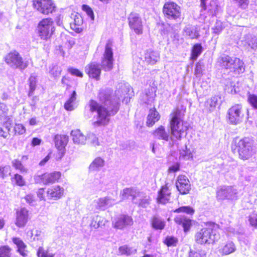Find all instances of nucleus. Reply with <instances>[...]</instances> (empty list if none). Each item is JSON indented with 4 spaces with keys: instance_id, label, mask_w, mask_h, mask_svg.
Wrapping results in <instances>:
<instances>
[{
    "instance_id": "obj_56",
    "label": "nucleus",
    "mask_w": 257,
    "mask_h": 257,
    "mask_svg": "<svg viewBox=\"0 0 257 257\" xmlns=\"http://www.w3.org/2000/svg\"><path fill=\"white\" fill-rule=\"evenodd\" d=\"M82 10L86 13L87 15L90 17L91 20H94V15L93 11L89 6L85 5H83Z\"/></svg>"
},
{
    "instance_id": "obj_31",
    "label": "nucleus",
    "mask_w": 257,
    "mask_h": 257,
    "mask_svg": "<svg viewBox=\"0 0 257 257\" xmlns=\"http://www.w3.org/2000/svg\"><path fill=\"white\" fill-rule=\"evenodd\" d=\"M68 142V137L66 135H57L55 137L56 147L60 150L65 148Z\"/></svg>"
},
{
    "instance_id": "obj_21",
    "label": "nucleus",
    "mask_w": 257,
    "mask_h": 257,
    "mask_svg": "<svg viewBox=\"0 0 257 257\" xmlns=\"http://www.w3.org/2000/svg\"><path fill=\"white\" fill-rule=\"evenodd\" d=\"M171 192L169 189L168 184L163 186L158 192V201L162 204H166L170 200Z\"/></svg>"
},
{
    "instance_id": "obj_52",
    "label": "nucleus",
    "mask_w": 257,
    "mask_h": 257,
    "mask_svg": "<svg viewBox=\"0 0 257 257\" xmlns=\"http://www.w3.org/2000/svg\"><path fill=\"white\" fill-rule=\"evenodd\" d=\"M248 101L250 105L255 109H257V96L254 94H250L248 97Z\"/></svg>"
},
{
    "instance_id": "obj_58",
    "label": "nucleus",
    "mask_w": 257,
    "mask_h": 257,
    "mask_svg": "<svg viewBox=\"0 0 257 257\" xmlns=\"http://www.w3.org/2000/svg\"><path fill=\"white\" fill-rule=\"evenodd\" d=\"M15 179L18 185L22 186L25 185V182L21 175L16 174L15 175Z\"/></svg>"
},
{
    "instance_id": "obj_1",
    "label": "nucleus",
    "mask_w": 257,
    "mask_h": 257,
    "mask_svg": "<svg viewBox=\"0 0 257 257\" xmlns=\"http://www.w3.org/2000/svg\"><path fill=\"white\" fill-rule=\"evenodd\" d=\"M129 90L128 85L121 84L115 91V97L113 100L108 91L102 90L99 94L101 104H98L95 100H90L88 104L89 110L91 112L96 111L97 113V120L93 122V125L98 126L107 124L109 121V116L114 115L118 110L120 98L127 94Z\"/></svg>"
},
{
    "instance_id": "obj_17",
    "label": "nucleus",
    "mask_w": 257,
    "mask_h": 257,
    "mask_svg": "<svg viewBox=\"0 0 257 257\" xmlns=\"http://www.w3.org/2000/svg\"><path fill=\"white\" fill-rule=\"evenodd\" d=\"M64 193L63 187L59 185L54 186L47 189V197L49 200H57L63 196Z\"/></svg>"
},
{
    "instance_id": "obj_54",
    "label": "nucleus",
    "mask_w": 257,
    "mask_h": 257,
    "mask_svg": "<svg viewBox=\"0 0 257 257\" xmlns=\"http://www.w3.org/2000/svg\"><path fill=\"white\" fill-rule=\"evenodd\" d=\"M203 69V66L201 62H198L196 64V67L195 69V74L197 77H200L202 74V71Z\"/></svg>"
},
{
    "instance_id": "obj_28",
    "label": "nucleus",
    "mask_w": 257,
    "mask_h": 257,
    "mask_svg": "<svg viewBox=\"0 0 257 257\" xmlns=\"http://www.w3.org/2000/svg\"><path fill=\"white\" fill-rule=\"evenodd\" d=\"M77 94L75 90L73 91L69 98L64 103V108L67 111H72L77 106Z\"/></svg>"
},
{
    "instance_id": "obj_41",
    "label": "nucleus",
    "mask_w": 257,
    "mask_h": 257,
    "mask_svg": "<svg viewBox=\"0 0 257 257\" xmlns=\"http://www.w3.org/2000/svg\"><path fill=\"white\" fill-rule=\"evenodd\" d=\"M12 166L21 173H27L28 170L23 166L21 162L18 159L14 160L12 162Z\"/></svg>"
},
{
    "instance_id": "obj_15",
    "label": "nucleus",
    "mask_w": 257,
    "mask_h": 257,
    "mask_svg": "<svg viewBox=\"0 0 257 257\" xmlns=\"http://www.w3.org/2000/svg\"><path fill=\"white\" fill-rule=\"evenodd\" d=\"M176 185L181 194H188L191 189L190 181L185 175H181L178 177Z\"/></svg>"
},
{
    "instance_id": "obj_50",
    "label": "nucleus",
    "mask_w": 257,
    "mask_h": 257,
    "mask_svg": "<svg viewBox=\"0 0 257 257\" xmlns=\"http://www.w3.org/2000/svg\"><path fill=\"white\" fill-rule=\"evenodd\" d=\"M248 221L251 226L257 228V212H253L248 217Z\"/></svg>"
},
{
    "instance_id": "obj_43",
    "label": "nucleus",
    "mask_w": 257,
    "mask_h": 257,
    "mask_svg": "<svg viewBox=\"0 0 257 257\" xmlns=\"http://www.w3.org/2000/svg\"><path fill=\"white\" fill-rule=\"evenodd\" d=\"M202 50V46L199 44H195L192 50V58L193 59H196L198 56L201 53Z\"/></svg>"
},
{
    "instance_id": "obj_32",
    "label": "nucleus",
    "mask_w": 257,
    "mask_h": 257,
    "mask_svg": "<svg viewBox=\"0 0 257 257\" xmlns=\"http://www.w3.org/2000/svg\"><path fill=\"white\" fill-rule=\"evenodd\" d=\"M234 60L237 63L233 64L232 68L231 69L229 73H232L234 75L242 73L245 70L243 62L237 58H235Z\"/></svg>"
},
{
    "instance_id": "obj_29",
    "label": "nucleus",
    "mask_w": 257,
    "mask_h": 257,
    "mask_svg": "<svg viewBox=\"0 0 257 257\" xmlns=\"http://www.w3.org/2000/svg\"><path fill=\"white\" fill-rule=\"evenodd\" d=\"M242 42L245 46L250 47L253 50L257 49V38L251 34L245 35Z\"/></svg>"
},
{
    "instance_id": "obj_22",
    "label": "nucleus",
    "mask_w": 257,
    "mask_h": 257,
    "mask_svg": "<svg viewBox=\"0 0 257 257\" xmlns=\"http://www.w3.org/2000/svg\"><path fill=\"white\" fill-rule=\"evenodd\" d=\"M236 249L235 244L228 241L220 246L218 251L222 255H227L235 252Z\"/></svg>"
},
{
    "instance_id": "obj_59",
    "label": "nucleus",
    "mask_w": 257,
    "mask_h": 257,
    "mask_svg": "<svg viewBox=\"0 0 257 257\" xmlns=\"http://www.w3.org/2000/svg\"><path fill=\"white\" fill-rule=\"evenodd\" d=\"M213 33L216 34H219L222 30V24L220 22H217L212 29Z\"/></svg>"
},
{
    "instance_id": "obj_63",
    "label": "nucleus",
    "mask_w": 257,
    "mask_h": 257,
    "mask_svg": "<svg viewBox=\"0 0 257 257\" xmlns=\"http://www.w3.org/2000/svg\"><path fill=\"white\" fill-rule=\"evenodd\" d=\"M70 25L71 29L77 33H80L82 30L81 26H77L76 24L71 23Z\"/></svg>"
},
{
    "instance_id": "obj_35",
    "label": "nucleus",
    "mask_w": 257,
    "mask_h": 257,
    "mask_svg": "<svg viewBox=\"0 0 257 257\" xmlns=\"http://www.w3.org/2000/svg\"><path fill=\"white\" fill-rule=\"evenodd\" d=\"M220 98L217 96L212 97L208 99L205 103V108L209 112L212 111L218 104V100Z\"/></svg>"
},
{
    "instance_id": "obj_12",
    "label": "nucleus",
    "mask_w": 257,
    "mask_h": 257,
    "mask_svg": "<svg viewBox=\"0 0 257 257\" xmlns=\"http://www.w3.org/2000/svg\"><path fill=\"white\" fill-rule=\"evenodd\" d=\"M237 190L233 186H223L219 187L217 191V198L218 199H233L236 198Z\"/></svg>"
},
{
    "instance_id": "obj_30",
    "label": "nucleus",
    "mask_w": 257,
    "mask_h": 257,
    "mask_svg": "<svg viewBox=\"0 0 257 257\" xmlns=\"http://www.w3.org/2000/svg\"><path fill=\"white\" fill-rule=\"evenodd\" d=\"M160 118V115L155 108L150 109L147 117V125L152 126L159 120Z\"/></svg>"
},
{
    "instance_id": "obj_16",
    "label": "nucleus",
    "mask_w": 257,
    "mask_h": 257,
    "mask_svg": "<svg viewBox=\"0 0 257 257\" xmlns=\"http://www.w3.org/2000/svg\"><path fill=\"white\" fill-rule=\"evenodd\" d=\"M29 219V211L25 208L18 209L16 212L15 224L19 227H24Z\"/></svg>"
},
{
    "instance_id": "obj_4",
    "label": "nucleus",
    "mask_w": 257,
    "mask_h": 257,
    "mask_svg": "<svg viewBox=\"0 0 257 257\" xmlns=\"http://www.w3.org/2000/svg\"><path fill=\"white\" fill-rule=\"evenodd\" d=\"M216 227L215 224H210L197 232L194 237L195 242L200 244L213 243L218 238L214 230Z\"/></svg>"
},
{
    "instance_id": "obj_33",
    "label": "nucleus",
    "mask_w": 257,
    "mask_h": 257,
    "mask_svg": "<svg viewBox=\"0 0 257 257\" xmlns=\"http://www.w3.org/2000/svg\"><path fill=\"white\" fill-rule=\"evenodd\" d=\"M150 198L143 192H139L137 199L134 203L137 204L142 207H146L150 204Z\"/></svg>"
},
{
    "instance_id": "obj_5",
    "label": "nucleus",
    "mask_w": 257,
    "mask_h": 257,
    "mask_svg": "<svg viewBox=\"0 0 257 257\" xmlns=\"http://www.w3.org/2000/svg\"><path fill=\"white\" fill-rule=\"evenodd\" d=\"M55 31L54 22L50 18L43 19L38 23V34L42 40H47L50 39Z\"/></svg>"
},
{
    "instance_id": "obj_61",
    "label": "nucleus",
    "mask_w": 257,
    "mask_h": 257,
    "mask_svg": "<svg viewBox=\"0 0 257 257\" xmlns=\"http://www.w3.org/2000/svg\"><path fill=\"white\" fill-rule=\"evenodd\" d=\"M25 199L27 202L30 205H33L35 202V197L32 194L27 195L25 196Z\"/></svg>"
},
{
    "instance_id": "obj_36",
    "label": "nucleus",
    "mask_w": 257,
    "mask_h": 257,
    "mask_svg": "<svg viewBox=\"0 0 257 257\" xmlns=\"http://www.w3.org/2000/svg\"><path fill=\"white\" fill-rule=\"evenodd\" d=\"M13 242L17 245L18 250L20 253L23 256L27 255V251L26 250V245L23 241L19 238H14L13 239Z\"/></svg>"
},
{
    "instance_id": "obj_51",
    "label": "nucleus",
    "mask_w": 257,
    "mask_h": 257,
    "mask_svg": "<svg viewBox=\"0 0 257 257\" xmlns=\"http://www.w3.org/2000/svg\"><path fill=\"white\" fill-rule=\"evenodd\" d=\"M14 130L15 133L19 135L25 134L26 131L25 127L21 123L16 124Z\"/></svg>"
},
{
    "instance_id": "obj_55",
    "label": "nucleus",
    "mask_w": 257,
    "mask_h": 257,
    "mask_svg": "<svg viewBox=\"0 0 257 257\" xmlns=\"http://www.w3.org/2000/svg\"><path fill=\"white\" fill-rule=\"evenodd\" d=\"M87 139L90 141L91 143L94 146H99L100 145L98 138L93 134H89Z\"/></svg>"
},
{
    "instance_id": "obj_8",
    "label": "nucleus",
    "mask_w": 257,
    "mask_h": 257,
    "mask_svg": "<svg viewBox=\"0 0 257 257\" xmlns=\"http://www.w3.org/2000/svg\"><path fill=\"white\" fill-rule=\"evenodd\" d=\"M227 115L230 123L236 124L240 123L242 121L244 116L242 106L239 104L232 106L228 110Z\"/></svg>"
},
{
    "instance_id": "obj_19",
    "label": "nucleus",
    "mask_w": 257,
    "mask_h": 257,
    "mask_svg": "<svg viewBox=\"0 0 257 257\" xmlns=\"http://www.w3.org/2000/svg\"><path fill=\"white\" fill-rule=\"evenodd\" d=\"M133 224V220L131 216L127 215H120L116 219L114 223V227L117 229H122L127 226H131Z\"/></svg>"
},
{
    "instance_id": "obj_23",
    "label": "nucleus",
    "mask_w": 257,
    "mask_h": 257,
    "mask_svg": "<svg viewBox=\"0 0 257 257\" xmlns=\"http://www.w3.org/2000/svg\"><path fill=\"white\" fill-rule=\"evenodd\" d=\"M183 32L184 36L191 39H197L199 36V29L196 26L187 25Z\"/></svg>"
},
{
    "instance_id": "obj_48",
    "label": "nucleus",
    "mask_w": 257,
    "mask_h": 257,
    "mask_svg": "<svg viewBox=\"0 0 257 257\" xmlns=\"http://www.w3.org/2000/svg\"><path fill=\"white\" fill-rule=\"evenodd\" d=\"M11 174V167L6 166L3 167H0V177L4 178L5 177Z\"/></svg>"
},
{
    "instance_id": "obj_26",
    "label": "nucleus",
    "mask_w": 257,
    "mask_h": 257,
    "mask_svg": "<svg viewBox=\"0 0 257 257\" xmlns=\"http://www.w3.org/2000/svg\"><path fill=\"white\" fill-rule=\"evenodd\" d=\"M175 221L176 223L183 226L185 232L188 231L192 226V220L185 216L179 215L176 216L175 218Z\"/></svg>"
},
{
    "instance_id": "obj_37",
    "label": "nucleus",
    "mask_w": 257,
    "mask_h": 257,
    "mask_svg": "<svg viewBox=\"0 0 257 257\" xmlns=\"http://www.w3.org/2000/svg\"><path fill=\"white\" fill-rule=\"evenodd\" d=\"M103 218L101 216L96 215L92 217L90 227L91 228L97 229L99 227L104 225L103 223Z\"/></svg>"
},
{
    "instance_id": "obj_24",
    "label": "nucleus",
    "mask_w": 257,
    "mask_h": 257,
    "mask_svg": "<svg viewBox=\"0 0 257 257\" xmlns=\"http://www.w3.org/2000/svg\"><path fill=\"white\" fill-rule=\"evenodd\" d=\"M156 94L153 88H149L143 92L141 96V100L146 104H151L155 97Z\"/></svg>"
},
{
    "instance_id": "obj_11",
    "label": "nucleus",
    "mask_w": 257,
    "mask_h": 257,
    "mask_svg": "<svg viewBox=\"0 0 257 257\" xmlns=\"http://www.w3.org/2000/svg\"><path fill=\"white\" fill-rule=\"evenodd\" d=\"M33 5L38 11L45 15L53 13L55 9L51 0H33Z\"/></svg>"
},
{
    "instance_id": "obj_64",
    "label": "nucleus",
    "mask_w": 257,
    "mask_h": 257,
    "mask_svg": "<svg viewBox=\"0 0 257 257\" xmlns=\"http://www.w3.org/2000/svg\"><path fill=\"white\" fill-rule=\"evenodd\" d=\"M47 251H45L42 247H40L37 251L38 257H44Z\"/></svg>"
},
{
    "instance_id": "obj_44",
    "label": "nucleus",
    "mask_w": 257,
    "mask_h": 257,
    "mask_svg": "<svg viewBox=\"0 0 257 257\" xmlns=\"http://www.w3.org/2000/svg\"><path fill=\"white\" fill-rule=\"evenodd\" d=\"M29 83H30V91L29 92V95L31 96L33 95L34 91L36 89V78L35 76L33 75H31L29 78Z\"/></svg>"
},
{
    "instance_id": "obj_53",
    "label": "nucleus",
    "mask_w": 257,
    "mask_h": 257,
    "mask_svg": "<svg viewBox=\"0 0 257 257\" xmlns=\"http://www.w3.org/2000/svg\"><path fill=\"white\" fill-rule=\"evenodd\" d=\"M61 70L57 66H53L50 70V74L56 78L60 75Z\"/></svg>"
},
{
    "instance_id": "obj_46",
    "label": "nucleus",
    "mask_w": 257,
    "mask_h": 257,
    "mask_svg": "<svg viewBox=\"0 0 257 257\" xmlns=\"http://www.w3.org/2000/svg\"><path fill=\"white\" fill-rule=\"evenodd\" d=\"M175 212H184L188 214H193L194 212V209L190 206H182L176 209Z\"/></svg>"
},
{
    "instance_id": "obj_13",
    "label": "nucleus",
    "mask_w": 257,
    "mask_h": 257,
    "mask_svg": "<svg viewBox=\"0 0 257 257\" xmlns=\"http://www.w3.org/2000/svg\"><path fill=\"white\" fill-rule=\"evenodd\" d=\"M128 24L130 28L134 31L137 34H141L143 33V25L141 18L136 13H131L128 18Z\"/></svg>"
},
{
    "instance_id": "obj_57",
    "label": "nucleus",
    "mask_w": 257,
    "mask_h": 257,
    "mask_svg": "<svg viewBox=\"0 0 257 257\" xmlns=\"http://www.w3.org/2000/svg\"><path fill=\"white\" fill-rule=\"evenodd\" d=\"M238 3L239 7L242 9H246L249 4V0H233Z\"/></svg>"
},
{
    "instance_id": "obj_62",
    "label": "nucleus",
    "mask_w": 257,
    "mask_h": 257,
    "mask_svg": "<svg viewBox=\"0 0 257 257\" xmlns=\"http://www.w3.org/2000/svg\"><path fill=\"white\" fill-rule=\"evenodd\" d=\"M69 72L73 75H75L80 77H82L83 76L82 73L77 69L70 68L69 69Z\"/></svg>"
},
{
    "instance_id": "obj_3",
    "label": "nucleus",
    "mask_w": 257,
    "mask_h": 257,
    "mask_svg": "<svg viewBox=\"0 0 257 257\" xmlns=\"http://www.w3.org/2000/svg\"><path fill=\"white\" fill-rule=\"evenodd\" d=\"M231 150L234 154H237L239 158L247 160L255 153L253 142L248 138L238 140H234L231 144Z\"/></svg>"
},
{
    "instance_id": "obj_40",
    "label": "nucleus",
    "mask_w": 257,
    "mask_h": 257,
    "mask_svg": "<svg viewBox=\"0 0 257 257\" xmlns=\"http://www.w3.org/2000/svg\"><path fill=\"white\" fill-rule=\"evenodd\" d=\"M118 250L119 253L121 255H130L135 253L136 252V249L130 247L126 245L120 246Z\"/></svg>"
},
{
    "instance_id": "obj_25",
    "label": "nucleus",
    "mask_w": 257,
    "mask_h": 257,
    "mask_svg": "<svg viewBox=\"0 0 257 257\" xmlns=\"http://www.w3.org/2000/svg\"><path fill=\"white\" fill-rule=\"evenodd\" d=\"M71 136L73 143L75 144L84 145L87 139V137L84 136L79 130L72 131Z\"/></svg>"
},
{
    "instance_id": "obj_49",
    "label": "nucleus",
    "mask_w": 257,
    "mask_h": 257,
    "mask_svg": "<svg viewBox=\"0 0 257 257\" xmlns=\"http://www.w3.org/2000/svg\"><path fill=\"white\" fill-rule=\"evenodd\" d=\"M206 253L205 250L200 249L196 251H190L189 257H206Z\"/></svg>"
},
{
    "instance_id": "obj_10",
    "label": "nucleus",
    "mask_w": 257,
    "mask_h": 257,
    "mask_svg": "<svg viewBox=\"0 0 257 257\" xmlns=\"http://www.w3.org/2000/svg\"><path fill=\"white\" fill-rule=\"evenodd\" d=\"M163 12L168 19L175 20L181 15L180 7L173 2L166 3L163 7Z\"/></svg>"
},
{
    "instance_id": "obj_7",
    "label": "nucleus",
    "mask_w": 257,
    "mask_h": 257,
    "mask_svg": "<svg viewBox=\"0 0 257 257\" xmlns=\"http://www.w3.org/2000/svg\"><path fill=\"white\" fill-rule=\"evenodd\" d=\"M61 177L59 172H54L51 173H46L43 174H37L34 176V180L36 183H43L44 185L53 184L58 181Z\"/></svg>"
},
{
    "instance_id": "obj_6",
    "label": "nucleus",
    "mask_w": 257,
    "mask_h": 257,
    "mask_svg": "<svg viewBox=\"0 0 257 257\" xmlns=\"http://www.w3.org/2000/svg\"><path fill=\"white\" fill-rule=\"evenodd\" d=\"M6 63L13 69L24 70L29 65V62L23 60L20 54L14 51L9 53L5 57Z\"/></svg>"
},
{
    "instance_id": "obj_2",
    "label": "nucleus",
    "mask_w": 257,
    "mask_h": 257,
    "mask_svg": "<svg viewBox=\"0 0 257 257\" xmlns=\"http://www.w3.org/2000/svg\"><path fill=\"white\" fill-rule=\"evenodd\" d=\"M170 129L171 135L164 126L160 125L152 134L155 139L167 142L171 140L172 145L178 144V141L181 140L183 134L187 130V127L183 125L180 110H176L170 114Z\"/></svg>"
},
{
    "instance_id": "obj_45",
    "label": "nucleus",
    "mask_w": 257,
    "mask_h": 257,
    "mask_svg": "<svg viewBox=\"0 0 257 257\" xmlns=\"http://www.w3.org/2000/svg\"><path fill=\"white\" fill-rule=\"evenodd\" d=\"M11 248L6 245L0 247V257H10Z\"/></svg>"
},
{
    "instance_id": "obj_42",
    "label": "nucleus",
    "mask_w": 257,
    "mask_h": 257,
    "mask_svg": "<svg viewBox=\"0 0 257 257\" xmlns=\"http://www.w3.org/2000/svg\"><path fill=\"white\" fill-rule=\"evenodd\" d=\"M8 111L7 105L4 103H0V122H2V120L6 119Z\"/></svg>"
},
{
    "instance_id": "obj_60",
    "label": "nucleus",
    "mask_w": 257,
    "mask_h": 257,
    "mask_svg": "<svg viewBox=\"0 0 257 257\" xmlns=\"http://www.w3.org/2000/svg\"><path fill=\"white\" fill-rule=\"evenodd\" d=\"M72 23L76 24L77 26H81L83 23V20L81 17L79 15H75L74 18V22Z\"/></svg>"
},
{
    "instance_id": "obj_9",
    "label": "nucleus",
    "mask_w": 257,
    "mask_h": 257,
    "mask_svg": "<svg viewBox=\"0 0 257 257\" xmlns=\"http://www.w3.org/2000/svg\"><path fill=\"white\" fill-rule=\"evenodd\" d=\"M111 44L108 42L106 44L104 53L101 60V66L105 71L112 69L113 67V52Z\"/></svg>"
},
{
    "instance_id": "obj_34",
    "label": "nucleus",
    "mask_w": 257,
    "mask_h": 257,
    "mask_svg": "<svg viewBox=\"0 0 257 257\" xmlns=\"http://www.w3.org/2000/svg\"><path fill=\"white\" fill-rule=\"evenodd\" d=\"M159 54L157 52L148 51L145 53V59L147 63L153 65L159 59Z\"/></svg>"
},
{
    "instance_id": "obj_14",
    "label": "nucleus",
    "mask_w": 257,
    "mask_h": 257,
    "mask_svg": "<svg viewBox=\"0 0 257 257\" xmlns=\"http://www.w3.org/2000/svg\"><path fill=\"white\" fill-rule=\"evenodd\" d=\"M115 203V200L109 196L101 197L93 201L95 208L100 210H105L113 206Z\"/></svg>"
},
{
    "instance_id": "obj_27",
    "label": "nucleus",
    "mask_w": 257,
    "mask_h": 257,
    "mask_svg": "<svg viewBox=\"0 0 257 257\" xmlns=\"http://www.w3.org/2000/svg\"><path fill=\"white\" fill-rule=\"evenodd\" d=\"M139 192L136 189L133 188H126L123 189L120 195L122 199H128L131 197L133 202H134L137 199Z\"/></svg>"
},
{
    "instance_id": "obj_18",
    "label": "nucleus",
    "mask_w": 257,
    "mask_h": 257,
    "mask_svg": "<svg viewBox=\"0 0 257 257\" xmlns=\"http://www.w3.org/2000/svg\"><path fill=\"white\" fill-rule=\"evenodd\" d=\"M99 65L96 62H91L85 67V72L89 77L98 80L101 73Z\"/></svg>"
},
{
    "instance_id": "obj_39",
    "label": "nucleus",
    "mask_w": 257,
    "mask_h": 257,
    "mask_svg": "<svg viewBox=\"0 0 257 257\" xmlns=\"http://www.w3.org/2000/svg\"><path fill=\"white\" fill-rule=\"evenodd\" d=\"M152 225L156 229L162 230L165 226V222L161 218L154 216L152 220Z\"/></svg>"
},
{
    "instance_id": "obj_47",
    "label": "nucleus",
    "mask_w": 257,
    "mask_h": 257,
    "mask_svg": "<svg viewBox=\"0 0 257 257\" xmlns=\"http://www.w3.org/2000/svg\"><path fill=\"white\" fill-rule=\"evenodd\" d=\"M178 239L174 236H167L165 240V243L168 246H176L178 242Z\"/></svg>"
},
{
    "instance_id": "obj_20",
    "label": "nucleus",
    "mask_w": 257,
    "mask_h": 257,
    "mask_svg": "<svg viewBox=\"0 0 257 257\" xmlns=\"http://www.w3.org/2000/svg\"><path fill=\"white\" fill-rule=\"evenodd\" d=\"M235 58L228 55H223L218 58V62L222 68L228 70L229 73L231 69L232 68L233 64L237 63L234 61Z\"/></svg>"
},
{
    "instance_id": "obj_38",
    "label": "nucleus",
    "mask_w": 257,
    "mask_h": 257,
    "mask_svg": "<svg viewBox=\"0 0 257 257\" xmlns=\"http://www.w3.org/2000/svg\"><path fill=\"white\" fill-rule=\"evenodd\" d=\"M104 161L100 157L96 158L90 164L89 169L90 171H96L103 167Z\"/></svg>"
}]
</instances>
